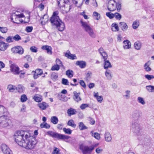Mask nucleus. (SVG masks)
<instances>
[{
	"mask_svg": "<svg viewBox=\"0 0 154 154\" xmlns=\"http://www.w3.org/2000/svg\"><path fill=\"white\" fill-rule=\"evenodd\" d=\"M142 113L140 111L137 109L133 110L131 114V117L133 119L131 123V127L133 131L137 134H140L141 129L139 119Z\"/></svg>",
	"mask_w": 154,
	"mask_h": 154,
	"instance_id": "obj_1",
	"label": "nucleus"
},
{
	"mask_svg": "<svg viewBox=\"0 0 154 154\" xmlns=\"http://www.w3.org/2000/svg\"><path fill=\"white\" fill-rule=\"evenodd\" d=\"M58 14V11L54 12L50 21L52 26H55L59 31H62L65 28L64 23L60 19Z\"/></svg>",
	"mask_w": 154,
	"mask_h": 154,
	"instance_id": "obj_2",
	"label": "nucleus"
},
{
	"mask_svg": "<svg viewBox=\"0 0 154 154\" xmlns=\"http://www.w3.org/2000/svg\"><path fill=\"white\" fill-rule=\"evenodd\" d=\"M29 133L24 131H17L14 136L15 142L21 146L24 142L23 140L29 137Z\"/></svg>",
	"mask_w": 154,
	"mask_h": 154,
	"instance_id": "obj_3",
	"label": "nucleus"
},
{
	"mask_svg": "<svg viewBox=\"0 0 154 154\" xmlns=\"http://www.w3.org/2000/svg\"><path fill=\"white\" fill-rule=\"evenodd\" d=\"M23 141H24V142L21 146L27 149H33L37 143L35 138L31 136L30 134L29 137Z\"/></svg>",
	"mask_w": 154,
	"mask_h": 154,
	"instance_id": "obj_4",
	"label": "nucleus"
},
{
	"mask_svg": "<svg viewBox=\"0 0 154 154\" xmlns=\"http://www.w3.org/2000/svg\"><path fill=\"white\" fill-rule=\"evenodd\" d=\"M82 26L86 32L88 34L89 36L92 38L95 37V34L94 33L93 29L91 28L87 23L83 22L82 20L80 21Z\"/></svg>",
	"mask_w": 154,
	"mask_h": 154,
	"instance_id": "obj_5",
	"label": "nucleus"
},
{
	"mask_svg": "<svg viewBox=\"0 0 154 154\" xmlns=\"http://www.w3.org/2000/svg\"><path fill=\"white\" fill-rule=\"evenodd\" d=\"M47 134L53 138H57L58 140L68 139L69 137V136L51 131H48Z\"/></svg>",
	"mask_w": 154,
	"mask_h": 154,
	"instance_id": "obj_6",
	"label": "nucleus"
},
{
	"mask_svg": "<svg viewBox=\"0 0 154 154\" xmlns=\"http://www.w3.org/2000/svg\"><path fill=\"white\" fill-rule=\"evenodd\" d=\"M10 70L14 75H18L21 71H20L19 67L12 61H9Z\"/></svg>",
	"mask_w": 154,
	"mask_h": 154,
	"instance_id": "obj_7",
	"label": "nucleus"
},
{
	"mask_svg": "<svg viewBox=\"0 0 154 154\" xmlns=\"http://www.w3.org/2000/svg\"><path fill=\"white\" fill-rule=\"evenodd\" d=\"M11 51L15 54H22L24 52L23 49L20 46H17L11 48Z\"/></svg>",
	"mask_w": 154,
	"mask_h": 154,
	"instance_id": "obj_8",
	"label": "nucleus"
},
{
	"mask_svg": "<svg viewBox=\"0 0 154 154\" xmlns=\"http://www.w3.org/2000/svg\"><path fill=\"white\" fill-rule=\"evenodd\" d=\"M108 9L110 11H112L116 9V2L113 1H110L108 3Z\"/></svg>",
	"mask_w": 154,
	"mask_h": 154,
	"instance_id": "obj_9",
	"label": "nucleus"
},
{
	"mask_svg": "<svg viewBox=\"0 0 154 154\" xmlns=\"http://www.w3.org/2000/svg\"><path fill=\"white\" fill-rule=\"evenodd\" d=\"M1 149L3 152L5 154H11V151L9 148L5 144H2L1 145Z\"/></svg>",
	"mask_w": 154,
	"mask_h": 154,
	"instance_id": "obj_10",
	"label": "nucleus"
},
{
	"mask_svg": "<svg viewBox=\"0 0 154 154\" xmlns=\"http://www.w3.org/2000/svg\"><path fill=\"white\" fill-rule=\"evenodd\" d=\"M9 45L8 43H6L1 40H0V50L2 51H5L6 50Z\"/></svg>",
	"mask_w": 154,
	"mask_h": 154,
	"instance_id": "obj_11",
	"label": "nucleus"
},
{
	"mask_svg": "<svg viewBox=\"0 0 154 154\" xmlns=\"http://www.w3.org/2000/svg\"><path fill=\"white\" fill-rule=\"evenodd\" d=\"M11 121L8 118H7L5 121L0 123V125L3 127L8 126L11 123Z\"/></svg>",
	"mask_w": 154,
	"mask_h": 154,
	"instance_id": "obj_12",
	"label": "nucleus"
},
{
	"mask_svg": "<svg viewBox=\"0 0 154 154\" xmlns=\"http://www.w3.org/2000/svg\"><path fill=\"white\" fill-rule=\"evenodd\" d=\"M75 64L77 66H79L81 68H84L86 66V63L85 61L80 60L76 61Z\"/></svg>",
	"mask_w": 154,
	"mask_h": 154,
	"instance_id": "obj_13",
	"label": "nucleus"
},
{
	"mask_svg": "<svg viewBox=\"0 0 154 154\" xmlns=\"http://www.w3.org/2000/svg\"><path fill=\"white\" fill-rule=\"evenodd\" d=\"M42 48L43 50H46L48 54L51 55L52 54V48L51 46L45 45L42 46Z\"/></svg>",
	"mask_w": 154,
	"mask_h": 154,
	"instance_id": "obj_14",
	"label": "nucleus"
},
{
	"mask_svg": "<svg viewBox=\"0 0 154 154\" xmlns=\"http://www.w3.org/2000/svg\"><path fill=\"white\" fill-rule=\"evenodd\" d=\"M38 106L42 110H45L49 106L48 104L45 102L38 103Z\"/></svg>",
	"mask_w": 154,
	"mask_h": 154,
	"instance_id": "obj_15",
	"label": "nucleus"
},
{
	"mask_svg": "<svg viewBox=\"0 0 154 154\" xmlns=\"http://www.w3.org/2000/svg\"><path fill=\"white\" fill-rule=\"evenodd\" d=\"M7 109L3 106L0 105V116L4 115H8Z\"/></svg>",
	"mask_w": 154,
	"mask_h": 154,
	"instance_id": "obj_16",
	"label": "nucleus"
},
{
	"mask_svg": "<svg viewBox=\"0 0 154 154\" xmlns=\"http://www.w3.org/2000/svg\"><path fill=\"white\" fill-rule=\"evenodd\" d=\"M73 94L74 95L73 98L75 101L78 102L81 100V98L79 96V95L80 94V93H78L76 91H74Z\"/></svg>",
	"mask_w": 154,
	"mask_h": 154,
	"instance_id": "obj_17",
	"label": "nucleus"
},
{
	"mask_svg": "<svg viewBox=\"0 0 154 154\" xmlns=\"http://www.w3.org/2000/svg\"><path fill=\"white\" fill-rule=\"evenodd\" d=\"M104 137L106 141L107 142L111 141L112 140V137L109 132H106L104 134Z\"/></svg>",
	"mask_w": 154,
	"mask_h": 154,
	"instance_id": "obj_18",
	"label": "nucleus"
},
{
	"mask_svg": "<svg viewBox=\"0 0 154 154\" xmlns=\"http://www.w3.org/2000/svg\"><path fill=\"white\" fill-rule=\"evenodd\" d=\"M94 149V147L91 146L89 147L88 146H85L83 149V153H86L89 152H91Z\"/></svg>",
	"mask_w": 154,
	"mask_h": 154,
	"instance_id": "obj_19",
	"label": "nucleus"
},
{
	"mask_svg": "<svg viewBox=\"0 0 154 154\" xmlns=\"http://www.w3.org/2000/svg\"><path fill=\"white\" fill-rule=\"evenodd\" d=\"M67 112L68 116H70L72 115L75 114L77 111L75 109L70 108L67 110Z\"/></svg>",
	"mask_w": 154,
	"mask_h": 154,
	"instance_id": "obj_20",
	"label": "nucleus"
},
{
	"mask_svg": "<svg viewBox=\"0 0 154 154\" xmlns=\"http://www.w3.org/2000/svg\"><path fill=\"white\" fill-rule=\"evenodd\" d=\"M119 25V27H121L123 31H125L127 30L128 26L126 23L124 22H120Z\"/></svg>",
	"mask_w": 154,
	"mask_h": 154,
	"instance_id": "obj_21",
	"label": "nucleus"
},
{
	"mask_svg": "<svg viewBox=\"0 0 154 154\" xmlns=\"http://www.w3.org/2000/svg\"><path fill=\"white\" fill-rule=\"evenodd\" d=\"M124 48L125 49H128L131 47V42L128 40L124 41L123 42Z\"/></svg>",
	"mask_w": 154,
	"mask_h": 154,
	"instance_id": "obj_22",
	"label": "nucleus"
},
{
	"mask_svg": "<svg viewBox=\"0 0 154 154\" xmlns=\"http://www.w3.org/2000/svg\"><path fill=\"white\" fill-rule=\"evenodd\" d=\"M65 56L67 57L68 58L72 60L75 59L76 58L75 54H72L70 53H66L65 54Z\"/></svg>",
	"mask_w": 154,
	"mask_h": 154,
	"instance_id": "obj_23",
	"label": "nucleus"
},
{
	"mask_svg": "<svg viewBox=\"0 0 154 154\" xmlns=\"http://www.w3.org/2000/svg\"><path fill=\"white\" fill-rule=\"evenodd\" d=\"M33 99L37 102H40L42 100V96L38 95H35L33 97Z\"/></svg>",
	"mask_w": 154,
	"mask_h": 154,
	"instance_id": "obj_24",
	"label": "nucleus"
},
{
	"mask_svg": "<svg viewBox=\"0 0 154 154\" xmlns=\"http://www.w3.org/2000/svg\"><path fill=\"white\" fill-rule=\"evenodd\" d=\"M104 61V69H106L109 68H111L112 67V65L108 60H106L105 61Z\"/></svg>",
	"mask_w": 154,
	"mask_h": 154,
	"instance_id": "obj_25",
	"label": "nucleus"
},
{
	"mask_svg": "<svg viewBox=\"0 0 154 154\" xmlns=\"http://www.w3.org/2000/svg\"><path fill=\"white\" fill-rule=\"evenodd\" d=\"M134 47L135 49L139 50L141 48V43L139 41L136 42L134 44Z\"/></svg>",
	"mask_w": 154,
	"mask_h": 154,
	"instance_id": "obj_26",
	"label": "nucleus"
},
{
	"mask_svg": "<svg viewBox=\"0 0 154 154\" xmlns=\"http://www.w3.org/2000/svg\"><path fill=\"white\" fill-rule=\"evenodd\" d=\"M51 122L54 124H56L58 122V118L56 116H53L51 119Z\"/></svg>",
	"mask_w": 154,
	"mask_h": 154,
	"instance_id": "obj_27",
	"label": "nucleus"
},
{
	"mask_svg": "<svg viewBox=\"0 0 154 154\" xmlns=\"http://www.w3.org/2000/svg\"><path fill=\"white\" fill-rule=\"evenodd\" d=\"M67 125L73 128H75L76 126L74 121L72 119H70L68 121L67 123Z\"/></svg>",
	"mask_w": 154,
	"mask_h": 154,
	"instance_id": "obj_28",
	"label": "nucleus"
},
{
	"mask_svg": "<svg viewBox=\"0 0 154 154\" xmlns=\"http://www.w3.org/2000/svg\"><path fill=\"white\" fill-rule=\"evenodd\" d=\"M79 129L81 130L88 128L84 125L82 122H80L79 123Z\"/></svg>",
	"mask_w": 154,
	"mask_h": 154,
	"instance_id": "obj_29",
	"label": "nucleus"
},
{
	"mask_svg": "<svg viewBox=\"0 0 154 154\" xmlns=\"http://www.w3.org/2000/svg\"><path fill=\"white\" fill-rule=\"evenodd\" d=\"M16 89L19 92L21 93L24 91L25 88L22 85H19L18 86L16 87Z\"/></svg>",
	"mask_w": 154,
	"mask_h": 154,
	"instance_id": "obj_30",
	"label": "nucleus"
},
{
	"mask_svg": "<svg viewBox=\"0 0 154 154\" xmlns=\"http://www.w3.org/2000/svg\"><path fill=\"white\" fill-rule=\"evenodd\" d=\"M112 30L114 31H118L119 30V28L117 24L115 23H113L112 25Z\"/></svg>",
	"mask_w": 154,
	"mask_h": 154,
	"instance_id": "obj_31",
	"label": "nucleus"
},
{
	"mask_svg": "<svg viewBox=\"0 0 154 154\" xmlns=\"http://www.w3.org/2000/svg\"><path fill=\"white\" fill-rule=\"evenodd\" d=\"M40 127L42 128H45L48 129L50 128V125L47 123L43 122L41 124Z\"/></svg>",
	"mask_w": 154,
	"mask_h": 154,
	"instance_id": "obj_32",
	"label": "nucleus"
},
{
	"mask_svg": "<svg viewBox=\"0 0 154 154\" xmlns=\"http://www.w3.org/2000/svg\"><path fill=\"white\" fill-rule=\"evenodd\" d=\"M16 87L15 86H13V85H9L8 86L7 88L9 90V91L10 92H13L16 89Z\"/></svg>",
	"mask_w": 154,
	"mask_h": 154,
	"instance_id": "obj_33",
	"label": "nucleus"
},
{
	"mask_svg": "<svg viewBox=\"0 0 154 154\" xmlns=\"http://www.w3.org/2000/svg\"><path fill=\"white\" fill-rule=\"evenodd\" d=\"M73 72L70 69L68 70L66 72V75L70 78L73 77Z\"/></svg>",
	"mask_w": 154,
	"mask_h": 154,
	"instance_id": "obj_34",
	"label": "nucleus"
},
{
	"mask_svg": "<svg viewBox=\"0 0 154 154\" xmlns=\"http://www.w3.org/2000/svg\"><path fill=\"white\" fill-rule=\"evenodd\" d=\"M139 21L138 20H136L134 21L132 25V27L134 29H136L139 26Z\"/></svg>",
	"mask_w": 154,
	"mask_h": 154,
	"instance_id": "obj_35",
	"label": "nucleus"
},
{
	"mask_svg": "<svg viewBox=\"0 0 154 154\" xmlns=\"http://www.w3.org/2000/svg\"><path fill=\"white\" fill-rule=\"evenodd\" d=\"M147 90L149 92H154V86L152 85H148L146 87Z\"/></svg>",
	"mask_w": 154,
	"mask_h": 154,
	"instance_id": "obj_36",
	"label": "nucleus"
},
{
	"mask_svg": "<svg viewBox=\"0 0 154 154\" xmlns=\"http://www.w3.org/2000/svg\"><path fill=\"white\" fill-rule=\"evenodd\" d=\"M60 65L55 64L52 66L51 68V70L52 71H58L60 69Z\"/></svg>",
	"mask_w": 154,
	"mask_h": 154,
	"instance_id": "obj_37",
	"label": "nucleus"
},
{
	"mask_svg": "<svg viewBox=\"0 0 154 154\" xmlns=\"http://www.w3.org/2000/svg\"><path fill=\"white\" fill-rule=\"evenodd\" d=\"M58 77L57 74L55 72H53L51 74V79L53 80H56L57 79Z\"/></svg>",
	"mask_w": 154,
	"mask_h": 154,
	"instance_id": "obj_38",
	"label": "nucleus"
},
{
	"mask_svg": "<svg viewBox=\"0 0 154 154\" xmlns=\"http://www.w3.org/2000/svg\"><path fill=\"white\" fill-rule=\"evenodd\" d=\"M109 72V70H107L105 73V75L108 79H111L112 77V75Z\"/></svg>",
	"mask_w": 154,
	"mask_h": 154,
	"instance_id": "obj_39",
	"label": "nucleus"
},
{
	"mask_svg": "<svg viewBox=\"0 0 154 154\" xmlns=\"http://www.w3.org/2000/svg\"><path fill=\"white\" fill-rule=\"evenodd\" d=\"M63 130L66 134H70L72 133V131L70 128H63Z\"/></svg>",
	"mask_w": 154,
	"mask_h": 154,
	"instance_id": "obj_40",
	"label": "nucleus"
},
{
	"mask_svg": "<svg viewBox=\"0 0 154 154\" xmlns=\"http://www.w3.org/2000/svg\"><path fill=\"white\" fill-rule=\"evenodd\" d=\"M91 133L92 136H93L97 140H99L100 139V134L97 133H94V135L93 134V131H92L91 132Z\"/></svg>",
	"mask_w": 154,
	"mask_h": 154,
	"instance_id": "obj_41",
	"label": "nucleus"
},
{
	"mask_svg": "<svg viewBox=\"0 0 154 154\" xmlns=\"http://www.w3.org/2000/svg\"><path fill=\"white\" fill-rule=\"evenodd\" d=\"M93 16L95 17L96 19L97 20H98L100 17V14L95 11L93 12Z\"/></svg>",
	"mask_w": 154,
	"mask_h": 154,
	"instance_id": "obj_42",
	"label": "nucleus"
},
{
	"mask_svg": "<svg viewBox=\"0 0 154 154\" xmlns=\"http://www.w3.org/2000/svg\"><path fill=\"white\" fill-rule=\"evenodd\" d=\"M8 115H4L2 116H0V123L3 122L8 118V117L7 116Z\"/></svg>",
	"mask_w": 154,
	"mask_h": 154,
	"instance_id": "obj_43",
	"label": "nucleus"
},
{
	"mask_svg": "<svg viewBox=\"0 0 154 154\" xmlns=\"http://www.w3.org/2000/svg\"><path fill=\"white\" fill-rule=\"evenodd\" d=\"M8 29L5 27H1L0 26V31L2 33H5L8 31Z\"/></svg>",
	"mask_w": 154,
	"mask_h": 154,
	"instance_id": "obj_44",
	"label": "nucleus"
},
{
	"mask_svg": "<svg viewBox=\"0 0 154 154\" xmlns=\"http://www.w3.org/2000/svg\"><path fill=\"white\" fill-rule=\"evenodd\" d=\"M114 17L119 20H120L122 18V16L121 14L118 13H115L114 14Z\"/></svg>",
	"mask_w": 154,
	"mask_h": 154,
	"instance_id": "obj_45",
	"label": "nucleus"
},
{
	"mask_svg": "<svg viewBox=\"0 0 154 154\" xmlns=\"http://www.w3.org/2000/svg\"><path fill=\"white\" fill-rule=\"evenodd\" d=\"M144 67V69L147 72H149L151 70V68L149 67V65L148 64V63H145Z\"/></svg>",
	"mask_w": 154,
	"mask_h": 154,
	"instance_id": "obj_46",
	"label": "nucleus"
},
{
	"mask_svg": "<svg viewBox=\"0 0 154 154\" xmlns=\"http://www.w3.org/2000/svg\"><path fill=\"white\" fill-rule=\"evenodd\" d=\"M6 41L8 43L12 42H14L13 37L12 36H8L6 39Z\"/></svg>",
	"mask_w": 154,
	"mask_h": 154,
	"instance_id": "obj_47",
	"label": "nucleus"
},
{
	"mask_svg": "<svg viewBox=\"0 0 154 154\" xmlns=\"http://www.w3.org/2000/svg\"><path fill=\"white\" fill-rule=\"evenodd\" d=\"M138 102L142 105H144L145 104V102L143 98L140 97H138L137 98Z\"/></svg>",
	"mask_w": 154,
	"mask_h": 154,
	"instance_id": "obj_48",
	"label": "nucleus"
},
{
	"mask_svg": "<svg viewBox=\"0 0 154 154\" xmlns=\"http://www.w3.org/2000/svg\"><path fill=\"white\" fill-rule=\"evenodd\" d=\"M34 72L36 74H38L39 75H41L42 74L43 71L41 69H37L35 70Z\"/></svg>",
	"mask_w": 154,
	"mask_h": 154,
	"instance_id": "obj_49",
	"label": "nucleus"
},
{
	"mask_svg": "<svg viewBox=\"0 0 154 154\" xmlns=\"http://www.w3.org/2000/svg\"><path fill=\"white\" fill-rule=\"evenodd\" d=\"M13 40L15 41H18L21 39V38L20 35L18 34L15 35L14 36H13Z\"/></svg>",
	"mask_w": 154,
	"mask_h": 154,
	"instance_id": "obj_50",
	"label": "nucleus"
},
{
	"mask_svg": "<svg viewBox=\"0 0 154 154\" xmlns=\"http://www.w3.org/2000/svg\"><path fill=\"white\" fill-rule=\"evenodd\" d=\"M26 96L25 94H23L21 96V101L22 102H25L27 100Z\"/></svg>",
	"mask_w": 154,
	"mask_h": 154,
	"instance_id": "obj_51",
	"label": "nucleus"
},
{
	"mask_svg": "<svg viewBox=\"0 0 154 154\" xmlns=\"http://www.w3.org/2000/svg\"><path fill=\"white\" fill-rule=\"evenodd\" d=\"M56 64L57 65H60V66L63 67L64 66L62 63V62L59 59H57L56 60Z\"/></svg>",
	"mask_w": 154,
	"mask_h": 154,
	"instance_id": "obj_52",
	"label": "nucleus"
},
{
	"mask_svg": "<svg viewBox=\"0 0 154 154\" xmlns=\"http://www.w3.org/2000/svg\"><path fill=\"white\" fill-rule=\"evenodd\" d=\"M116 7L117 10L119 12L121 9V5L120 2H118L117 3L116 2Z\"/></svg>",
	"mask_w": 154,
	"mask_h": 154,
	"instance_id": "obj_53",
	"label": "nucleus"
},
{
	"mask_svg": "<svg viewBox=\"0 0 154 154\" xmlns=\"http://www.w3.org/2000/svg\"><path fill=\"white\" fill-rule=\"evenodd\" d=\"M89 105L87 104L83 103L80 106V108L82 109H84L85 108L88 107Z\"/></svg>",
	"mask_w": 154,
	"mask_h": 154,
	"instance_id": "obj_54",
	"label": "nucleus"
},
{
	"mask_svg": "<svg viewBox=\"0 0 154 154\" xmlns=\"http://www.w3.org/2000/svg\"><path fill=\"white\" fill-rule=\"evenodd\" d=\"M107 16L110 19H112L114 17V14L110 12H107L106 14Z\"/></svg>",
	"mask_w": 154,
	"mask_h": 154,
	"instance_id": "obj_55",
	"label": "nucleus"
},
{
	"mask_svg": "<svg viewBox=\"0 0 154 154\" xmlns=\"http://www.w3.org/2000/svg\"><path fill=\"white\" fill-rule=\"evenodd\" d=\"M145 77L148 80H150L154 78V76L151 75H145Z\"/></svg>",
	"mask_w": 154,
	"mask_h": 154,
	"instance_id": "obj_56",
	"label": "nucleus"
},
{
	"mask_svg": "<svg viewBox=\"0 0 154 154\" xmlns=\"http://www.w3.org/2000/svg\"><path fill=\"white\" fill-rule=\"evenodd\" d=\"M30 51L36 53L37 51V48L35 46H33L30 47Z\"/></svg>",
	"mask_w": 154,
	"mask_h": 154,
	"instance_id": "obj_57",
	"label": "nucleus"
},
{
	"mask_svg": "<svg viewBox=\"0 0 154 154\" xmlns=\"http://www.w3.org/2000/svg\"><path fill=\"white\" fill-rule=\"evenodd\" d=\"M59 149L58 148L54 147L52 154H58Z\"/></svg>",
	"mask_w": 154,
	"mask_h": 154,
	"instance_id": "obj_58",
	"label": "nucleus"
},
{
	"mask_svg": "<svg viewBox=\"0 0 154 154\" xmlns=\"http://www.w3.org/2000/svg\"><path fill=\"white\" fill-rule=\"evenodd\" d=\"M62 83L65 85H69V82L68 80L64 78H63L62 79Z\"/></svg>",
	"mask_w": 154,
	"mask_h": 154,
	"instance_id": "obj_59",
	"label": "nucleus"
},
{
	"mask_svg": "<svg viewBox=\"0 0 154 154\" xmlns=\"http://www.w3.org/2000/svg\"><path fill=\"white\" fill-rule=\"evenodd\" d=\"M100 54L103 57L104 60V61H105L107 59L108 56L106 52H103Z\"/></svg>",
	"mask_w": 154,
	"mask_h": 154,
	"instance_id": "obj_60",
	"label": "nucleus"
},
{
	"mask_svg": "<svg viewBox=\"0 0 154 154\" xmlns=\"http://www.w3.org/2000/svg\"><path fill=\"white\" fill-rule=\"evenodd\" d=\"M88 120L90 122V123L91 125H94L95 123V120L91 117L88 118Z\"/></svg>",
	"mask_w": 154,
	"mask_h": 154,
	"instance_id": "obj_61",
	"label": "nucleus"
},
{
	"mask_svg": "<svg viewBox=\"0 0 154 154\" xmlns=\"http://www.w3.org/2000/svg\"><path fill=\"white\" fill-rule=\"evenodd\" d=\"M33 28L32 26H27L26 27V30L27 32H31L32 31Z\"/></svg>",
	"mask_w": 154,
	"mask_h": 154,
	"instance_id": "obj_62",
	"label": "nucleus"
},
{
	"mask_svg": "<svg viewBox=\"0 0 154 154\" xmlns=\"http://www.w3.org/2000/svg\"><path fill=\"white\" fill-rule=\"evenodd\" d=\"M62 96V95H61V97L59 98V100L63 101H66L67 100V97H63Z\"/></svg>",
	"mask_w": 154,
	"mask_h": 154,
	"instance_id": "obj_63",
	"label": "nucleus"
},
{
	"mask_svg": "<svg viewBox=\"0 0 154 154\" xmlns=\"http://www.w3.org/2000/svg\"><path fill=\"white\" fill-rule=\"evenodd\" d=\"M25 58L26 59L27 61L28 62H31L32 59L30 55H26Z\"/></svg>",
	"mask_w": 154,
	"mask_h": 154,
	"instance_id": "obj_64",
	"label": "nucleus"
}]
</instances>
